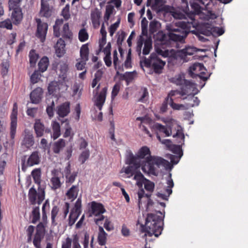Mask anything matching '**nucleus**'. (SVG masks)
Returning a JSON list of instances; mask_svg holds the SVG:
<instances>
[{
  "label": "nucleus",
  "mask_w": 248,
  "mask_h": 248,
  "mask_svg": "<svg viewBox=\"0 0 248 248\" xmlns=\"http://www.w3.org/2000/svg\"><path fill=\"white\" fill-rule=\"evenodd\" d=\"M126 163L133 165L136 168L141 167L145 173L155 176L158 175V169L161 167H167L170 163L167 160L157 156L151 155L149 148L146 146L139 149L136 155L130 153L126 159Z\"/></svg>",
  "instance_id": "f257e3e1"
},
{
  "label": "nucleus",
  "mask_w": 248,
  "mask_h": 248,
  "mask_svg": "<svg viewBox=\"0 0 248 248\" xmlns=\"http://www.w3.org/2000/svg\"><path fill=\"white\" fill-rule=\"evenodd\" d=\"M171 82L178 86H180V90H172L168 94L165 99L166 103H168L170 107L175 110H180L184 108L182 104H178L174 102L175 101L174 96L181 95L183 96L189 94L194 93L193 91L195 89V84L191 81L185 79L184 75H179L176 76L171 79Z\"/></svg>",
  "instance_id": "f03ea898"
},
{
  "label": "nucleus",
  "mask_w": 248,
  "mask_h": 248,
  "mask_svg": "<svg viewBox=\"0 0 248 248\" xmlns=\"http://www.w3.org/2000/svg\"><path fill=\"white\" fill-rule=\"evenodd\" d=\"M194 25L192 22L180 21L174 24H170L166 27L168 31L169 43L170 41L175 42L184 43L185 38L190 32L191 27Z\"/></svg>",
  "instance_id": "7ed1b4c3"
},
{
  "label": "nucleus",
  "mask_w": 248,
  "mask_h": 248,
  "mask_svg": "<svg viewBox=\"0 0 248 248\" xmlns=\"http://www.w3.org/2000/svg\"><path fill=\"white\" fill-rule=\"evenodd\" d=\"M163 217L153 213L147 215L145 225H140L141 231L145 232V235L152 236L154 235L158 237L163 230Z\"/></svg>",
  "instance_id": "20e7f679"
},
{
  "label": "nucleus",
  "mask_w": 248,
  "mask_h": 248,
  "mask_svg": "<svg viewBox=\"0 0 248 248\" xmlns=\"http://www.w3.org/2000/svg\"><path fill=\"white\" fill-rule=\"evenodd\" d=\"M34 183L38 185L37 192L33 187H31L29 191L28 197L30 202L32 205H35L36 203L40 204L44 200L45 197V189L41 187V170L40 168H36L33 170L31 172Z\"/></svg>",
  "instance_id": "39448f33"
},
{
  "label": "nucleus",
  "mask_w": 248,
  "mask_h": 248,
  "mask_svg": "<svg viewBox=\"0 0 248 248\" xmlns=\"http://www.w3.org/2000/svg\"><path fill=\"white\" fill-rule=\"evenodd\" d=\"M166 62L158 58L155 53H152L149 58H144V60L140 62V65L144 70L143 66L152 68L155 73L160 74L165 65Z\"/></svg>",
  "instance_id": "423d86ee"
},
{
  "label": "nucleus",
  "mask_w": 248,
  "mask_h": 248,
  "mask_svg": "<svg viewBox=\"0 0 248 248\" xmlns=\"http://www.w3.org/2000/svg\"><path fill=\"white\" fill-rule=\"evenodd\" d=\"M41 161V156L38 151L33 152L30 155H24L21 158V169L25 171L29 167L38 165Z\"/></svg>",
  "instance_id": "0eeeda50"
},
{
  "label": "nucleus",
  "mask_w": 248,
  "mask_h": 248,
  "mask_svg": "<svg viewBox=\"0 0 248 248\" xmlns=\"http://www.w3.org/2000/svg\"><path fill=\"white\" fill-rule=\"evenodd\" d=\"M199 32L206 36L217 34L220 36L224 33V30L221 28L211 27L209 23H205L200 26L198 29Z\"/></svg>",
  "instance_id": "6e6552de"
},
{
  "label": "nucleus",
  "mask_w": 248,
  "mask_h": 248,
  "mask_svg": "<svg viewBox=\"0 0 248 248\" xmlns=\"http://www.w3.org/2000/svg\"><path fill=\"white\" fill-rule=\"evenodd\" d=\"M189 69L190 74L191 76L195 75L203 81H206L210 76V74L208 75L207 76H204V75L206 74V69L202 63H195L191 66Z\"/></svg>",
  "instance_id": "1a4fd4ad"
},
{
  "label": "nucleus",
  "mask_w": 248,
  "mask_h": 248,
  "mask_svg": "<svg viewBox=\"0 0 248 248\" xmlns=\"http://www.w3.org/2000/svg\"><path fill=\"white\" fill-rule=\"evenodd\" d=\"M46 233L45 225L40 222L36 226V232L33 239V244L35 248H41V243Z\"/></svg>",
  "instance_id": "9d476101"
},
{
  "label": "nucleus",
  "mask_w": 248,
  "mask_h": 248,
  "mask_svg": "<svg viewBox=\"0 0 248 248\" xmlns=\"http://www.w3.org/2000/svg\"><path fill=\"white\" fill-rule=\"evenodd\" d=\"M17 105L15 103L13 105V110L10 116V137L12 139L15 138L16 134V129L17 126Z\"/></svg>",
  "instance_id": "9b49d317"
},
{
  "label": "nucleus",
  "mask_w": 248,
  "mask_h": 248,
  "mask_svg": "<svg viewBox=\"0 0 248 248\" xmlns=\"http://www.w3.org/2000/svg\"><path fill=\"white\" fill-rule=\"evenodd\" d=\"M37 24V31L36 36L40 39L42 42H44L46 40V37L48 29V25L46 22H42L40 19H36Z\"/></svg>",
  "instance_id": "f8f14e48"
},
{
  "label": "nucleus",
  "mask_w": 248,
  "mask_h": 248,
  "mask_svg": "<svg viewBox=\"0 0 248 248\" xmlns=\"http://www.w3.org/2000/svg\"><path fill=\"white\" fill-rule=\"evenodd\" d=\"M137 194L138 196V205L139 208L140 209L142 206V199L144 198L145 199V202H147L146 210L147 211H150V206H153L154 204L153 201L150 199L151 194H145L143 188L140 189Z\"/></svg>",
  "instance_id": "ddd939ff"
},
{
  "label": "nucleus",
  "mask_w": 248,
  "mask_h": 248,
  "mask_svg": "<svg viewBox=\"0 0 248 248\" xmlns=\"http://www.w3.org/2000/svg\"><path fill=\"white\" fill-rule=\"evenodd\" d=\"M79 236L77 233L72 235V238L67 237L62 244V248H81L79 244Z\"/></svg>",
  "instance_id": "4468645a"
},
{
  "label": "nucleus",
  "mask_w": 248,
  "mask_h": 248,
  "mask_svg": "<svg viewBox=\"0 0 248 248\" xmlns=\"http://www.w3.org/2000/svg\"><path fill=\"white\" fill-rule=\"evenodd\" d=\"M56 114L60 118H64L67 116L71 112V104L66 101L62 103L56 107Z\"/></svg>",
  "instance_id": "2eb2a0df"
},
{
  "label": "nucleus",
  "mask_w": 248,
  "mask_h": 248,
  "mask_svg": "<svg viewBox=\"0 0 248 248\" xmlns=\"http://www.w3.org/2000/svg\"><path fill=\"white\" fill-rule=\"evenodd\" d=\"M33 128L37 137H42L44 133L46 134L51 133L50 129L48 127H45L40 119H36L35 120Z\"/></svg>",
  "instance_id": "dca6fc26"
},
{
  "label": "nucleus",
  "mask_w": 248,
  "mask_h": 248,
  "mask_svg": "<svg viewBox=\"0 0 248 248\" xmlns=\"http://www.w3.org/2000/svg\"><path fill=\"white\" fill-rule=\"evenodd\" d=\"M107 91L108 87H105L96 95L94 101V105L99 109V110H102L103 106L105 102L106 96L107 94Z\"/></svg>",
  "instance_id": "f3484780"
},
{
  "label": "nucleus",
  "mask_w": 248,
  "mask_h": 248,
  "mask_svg": "<svg viewBox=\"0 0 248 248\" xmlns=\"http://www.w3.org/2000/svg\"><path fill=\"white\" fill-rule=\"evenodd\" d=\"M43 91L40 87L34 89L30 93V99L32 104H39L42 98Z\"/></svg>",
  "instance_id": "a211bd4d"
},
{
  "label": "nucleus",
  "mask_w": 248,
  "mask_h": 248,
  "mask_svg": "<svg viewBox=\"0 0 248 248\" xmlns=\"http://www.w3.org/2000/svg\"><path fill=\"white\" fill-rule=\"evenodd\" d=\"M11 20L14 25L19 24L23 19V13L21 8L11 9Z\"/></svg>",
  "instance_id": "6ab92c4d"
},
{
  "label": "nucleus",
  "mask_w": 248,
  "mask_h": 248,
  "mask_svg": "<svg viewBox=\"0 0 248 248\" xmlns=\"http://www.w3.org/2000/svg\"><path fill=\"white\" fill-rule=\"evenodd\" d=\"M171 174L170 173L169 174V178L167 180V184L168 185V187L166 189L165 191L167 193L168 195H166L164 194L157 192L156 195L158 197L161 198L163 200H167L168 197L172 193L171 188L174 186V184L172 179H171Z\"/></svg>",
  "instance_id": "aec40b11"
},
{
  "label": "nucleus",
  "mask_w": 248,
  "mask_h": 248,
  "mask_svg": "<svg viewBox=\"0 0 248 248\" xmlns=\"http://www.w3.org/2000/svg\"><path fill=\"white\" fill-rule=\"evenodd\" d=\"M65 43L62 38H60L55 46V53L59 58L62 57L65 53Z\"/></svg>",
  "instance_id": "412c9836"
},
{
  "label": "nucleus",
  "mask_w": 248,
  "mask_h": 248,
  "mask_svg": "<svg viewBox=\"0 0 248 248\" xmlns=\"http://www.w3.org/2000/svg\"><path fill=\"white\" fill-rule=\"evenodd\" d=\"M106 211V210L102 204L97 203L95 202H91V212L95 216L102 214Z\"/></svg>",
  "instance_id": "4be33fe9"
},
{
  "label": "nucleus",
  "mask_w": 248,
  "mask_h": 248,
  "mask_svg": "<svg viewBox=\"0 0 248 248\" xmlns=\"http://www.w3.org/2000/svg\"><path fill=\"white\" fill-rule=\"evenodd\" d=\"M194 93L189 94L187 95V97H183L182 99L184 100L187 99L189 102L187 103V106L189 107H193L194 106H198L200 103V100L197 97L194 96V95L198 93V91L195 86V89L193 91Z\"/></svg>",
  "instance_id": "5701e85b"
},
{
  "label": "nucleus",
  "mask_w": 248,
  "mask_h": 248,
  "mask_svg": "<svg viewBox=\"0 0 248 248\" xmlns=\"http://www.w3.org/2000/svg\"><path fill=\"white\" fill-rule=\"evenodd\" d=\"M51 10L47 3V0H41V9L40 14L41 16L49 17L51 16Z\"/></svg>",
  "instance_id": "b1692460"
},
{
  "label": "nucleus",
  "mask_w": 248,
  "mask_h": 248,
  "mask_svg": "<svg viewBox=\"0 0 248 248\" xmlns=\"http://www.w3.org/2000/svg\"><path fill=\"white\" fill-rule=\"evenodd\" d=\"M113 63L115 69L117 71L116 74L120 75V72L124 71L123 64L118 57V53L116 49L113 51Z\"/></svg>",
  "instance_id": "393cba45"
},
{
  "label": "nucleus",
  "mask_w": 248,
  "mask_h": 248,
  "mask_svg": "<svg viewBox=\"0 0 248 248\" xmlns=\"http://www.w3.org/2000/svg\"><path fill=\"white\" fill-rule=\"evenodd\" d=\"M190 6L193 10V12L192 14L190 15L189 17L190 19L191 20V21L192 23L195 20L194 18V15H199L202 13V8L201 5H202V4H201L198 1H193L192 2H190Z\"/></svg>",
  "instance_id": "a878e982"
},
{
  "label": "nucleus",
  "mask_w": 248,
  "mask_h": 248,
  "mask_svg": "<svg viewBox=\"0 0 248 248\" xmlns=\"http://www.w3.org/2000/svg\"><path fill=\"white\" fill-rule=\"evenodd\" d=\"M78 192V185H73L67 190L65 195L69 200L73 201L77 198Z\"/></svg>",
  "instance_id": "bb28decb"
},
{
  "label": "nucleus",
  "mask_w": 248,
  "mask_h": 248,
  "mask_svg": "<svg viewBox=\"0 0 248 248\" xmlns=\"http://www.w3.org/2000/svg\"><path fill=\"white\" fill-rule=\"evenodd\" d=\"M97 236L98 243L100 246H105L107 243L108 234L101 226H99Z\"/></svg>",
  "instance_id": "cd10ccee"
},
{
  "label": "nucleus",
  "mask_w": 248,
  "mask_h": 248,
  "mask_svg": "<svg viewBox=\"0 0 248 248\" xmlns=\"http://www.w3.org/2000/svg\"><path fill=\"white\" fill-rule=\"evenodd\" d=\"M154 128L160 133H163L165 136L169 137L171 134V128L170 127H167L159 123H155L154 125Z\"/></svg>",
  "instance_id": "c85d7f7f"
},
{
  "label": "nucleus",
  "mask_w": 248,
  "mask_h": 248,
  "mask_svg": "<svg viewBox=\"0 0 248 248\" xmlns=\"http://www.w3.org/2000/svg\"><path fill=\"white\" fill-rule=\"evenodd\" d=\"M91 20L94 28H97L100 25V18L101 17V12L96 10L92 12L91 15Z\"/></svg>",
  "instance_id": "c756f323"
},
{
  "label": "nucleus",
  "mask_w": 248,
  "mask_h": 248,
  "mask_svg": "<svg viewBox=\"0 0 248 248\" xmlns=\"http://www.w3.org/2000/svg\"><path fill=\"white\" fill-rule=\"evenodd\" d=\"M53 133H50L51 137L54 140L58 138L61 135V127L59 123L56 121H53L51 124Z\"/></svg>",
  "instance_id": "7c9ffc66"
},
{
  "label": "nucleus",
  "mask_w": 248,
  "mask_h": 248,
  "mask_svg": "<svg viewBox=\"0 0 248 248\" xmlns=\"http://www.w3.org/2000/svg\"><path fill=\"white\" fill-rule=\"evenodd\" d=\"M88 43L82 45L80 49V60L83 62H87L89 60V48Z\"/></svg>",
  "instance_id": "2f4dec72"
},
{
  "label": "nucleus",
  "mask_w": 248,
  "mask_h": 248,
  "mask_svg": "<svg viewBox=\"0 0 248 248\" xmlns=\"http://www.w3.org/2000/svg\"><path fill=\"white\" fill-rule=\"evenodd\" d=\"M65 141L62 139H59L54 142L53 146V151L55 154H59L60 151L65 147Z\"/></svg>",
  "instance_id": "473e14b6"
},
{
  "label": "nucleus",
  "mask_w": 248,
  "mask_h": 248,
  "mask_svg": "<svg viewBox=\"0 0 248 248\" xmlns=\"http://www.w3.org/2000/svg\"><path fill=\"white\" fill-rule=\"evenodd\" d=\"M68 70V64L65 62H62L60 65L59 77L63 81H65L67 78V73Z\"/></svg>",
  "instance_id": "72a5a7b5"
},
{
  "label": "nucleus",
  "mask_w": 248,
  "mask_h": 248,
  "mask_svg": "<svg viewBox=\"0 0 248 248\" xmlns=\"http://www.w3.org/2000/svg\"><path fill=\"white\" fill-rule=\"evenodd\" d=\"M61 35L64 39L71 40L72 38L73 33L70 30L69 24L68 23L63 25Z\"/></svg>",
  "instance_id": "f704fd0d"
},
{
  "label": "nucleus",
  "mask_w": 248,
  "mask_h": 248,
  "mask_svg": "<svg viewBox=\"0 0 248 248\" xmlns=\"http://www.w3.org/2000/svg\"><path fill=\"white\" fill-rule=\"evenodd\" d=\"M60 89V83L56 81H51L48 86V92L50 94H53L58 93Z\"/></svg>",
  "instance_id": "c9c22d12"
},
{
  "label": "nucleus",
  "mask_w": 248,
  "mask_h": 248,
  "mask_svg": "<svg viewBox=\"0 0 248 248\" xmlns=\"http://www.w3.org/2000/svg\"><path fill=\"white\" fill-rule=\"evenodd\" d=\"M49 64V60L47 57H43L38 63V68L40 72L46 71Z\"/></svg>",
  "instance_id": "e433bc0d"
},
{
  "label": "nucleus",
  "mask_w": 248,
  "mask_h": 248,
  "mask_svg": "<svg viewBox=\"0 0 248 248\" xmlns=\"http://www.w3.org/2000/svg\"><path fill=\"white\" fill-rule=\"evenodd\" d=\"M37 206H35L33 208L32 211L31 212V217H32L31 223L35 224L36 223L40 218V208L38 204Z\"/></svg>",
  "instance_id": "4c0bfd02"
},
{
  "label": "nucleus",
  "mask_w": 248,
  "mask_h": 248,
  "mask_svg": "<svg viewBox=\"0 0 248 248\" xmlns=\"http://www.w3.org/2000/svg\"><path fill=\"white\" fill-rule=\"evenodd\" d=\"M134 175L133 179L136 181V185L139 187H142L146 179L140 171H136Z\"/></svg>",
  "instance_id": "58836bf2"
},
{
  "label": "nucleus",
  "mask_w": 248,
  "mask_h": 248,
  "mask_svg": "<svg viewBox=\"0 0 248 248\" xmlns=\"http://www.w3.org/2000/svg\"><path fill=\"white\" fill-rule=\"evenodd\" d=\"M63 22V20L62 19H57L55 21V24L53 26V34L56 37H59L61 35L60 29Z\"/></svg>",
  "instance_id": "ea45409f"
},
{
  "label": "nucleus",
  "mask_w": 248,
  "mask_h": 248,
  "mask_svg": "<svg viewBox=\"0 0 248 248\" xmlns=\"http://www.w3.org/2000/svg\"><path fill=\"white\" fill-rule=\"evenodd\" d=\"M34 144L33 137L31 134H26L23 140V144L27 148L32 146Z\"/></svg>",
  "instance_id": "a19ab883"
},
{
  "label": "nucleus",
  "mask_w": 248,
  "mask_h": 248,
  "mask_svg": "<svg viewBox=\"0 0 248 248\" xmlns=\"http://www.w3.org/2000/svg\"><path fill=\"white\" fill-rule=\"evenodd\" d=\"M50 183L51 184V189L53 190H56L60 188L62 184L60 178L55 176L50 179Z\"/></svg>",
  "instance_id": "79ce46f5"
},
{
  "label": "nucleus",
  "mask_w": 248,
  "mask_h": 248,
  "mask_svg": "<svg viewBox=\"0 0 248 248\" xmlns=\"http://www.w3.org/2000/svg\"><path fill=\"white\" fill-rule=\"evenodd\" d=\"M156 40L160 41L161 44L169 45L168 34H166L162 32H159L156 35Z\"/></svg>",
  "instance_id": "37998d69"
},
{
  "label": "nucleus",
  "mask_w": 248,
  "mask_h": 248,
  "mask_svg": "<svg viewBox=\"0 0 248 248\" xmlns=\"http://www.w3.org/2000/svg\"><path fill=\"white\" fill-rule=\"evenodd\" d=\"M144 45L142 53L143 55H146L149 54L152 48V42L150 39H147L144 42Z\"/></svg>",
  "instance_id": "c03bdc74"
},
{
  "label": "nucleus",
  "mask_w": 248,
  "mask_h": 248,
  "mask_svg": "<svg viewBox=\"0 0 248 248\" xmlns=\"http://www.w3.org/2000/svg\"><path fill=\"white\" fill-rule=\"evenodd\" d=\"M30 63L31 66H34L37 60L38 59L39 56L35 53L34 50H31L29 53Z\"/></svg>",
  "instance_id": "a18cd8bd"
},
{
  "label": "nucleus",
  "mask_w": 248,
  "mask_h": 248,
  "mask_svg": "<svg viewBox=\"0 0 248 248\" xmlns=\"http://www.w3.org/2000/svg\"><path fill=\"white\" fill-rule=\"evenodd\" d=\"M164 3V0H155L154 2L152 4V7L153 9L160 10V7L163 5ZM168 8V7L165 6L163 8H161V9L166 10Z\"/></svg>",
  "instance_id": "49530a36"
},
{
  "label": "nucleus",
  "mask_w": 248,
  "mask_h": 248,
  "mask_svg": "<svg viewBox=\"0 0 248 248\" xmlns=\"http://www.w3.org/2000/svg\"><path fill=\"white\" fill-rule=\"evenodd\" d=\"M114 11V7L111 5H108L106 7V11L104 15V20L107 21L109 19L110 16L112 14Z\"/></svg>",
  "instance_id": "de8ad7c7"
},
{
  "label": "nucleus",
  "mask_w": 248,
  "mask_h": 248,
  "mask_svg": "<svg viewBox=\"0 0 248 248\" xmlns=\"http://www.w3.org/2000/svg\"><path fill=\"white\" fill-rule=\"evenodd\" d=\"M22 0H9V9H16L21 8Z\"/></svg>",
  "instance_id": "09e8293b"
},
{
  "label": "nucleus",
  "mask_w": 248,
  "mask_h": 248,
  "mask_svg": "<svg viewBox=\"0 0 248 248\" xmlns=\"http://www.w3.org/2000/svg\"><path fill=\"white\" fill-rule=\"evenodd\" d=\"M89 38V35L85 29H81L78 32V39L81 42H84Z\"/></svg>",
  "instance_id": "8fccbe9b"
},
{
  "label": "nucleus",
  "mask_w": 248,
  "mask_h": 248,
  "mask_svg": "<svg viewBox=\"0 0 248 248\" xmlns=\"http://www.w3.org/2000/svg\"><path fill=\"white\" fill-rule=\"evenodd\" d=\"M198 50L199 49H198L196 47L188 46L186 47L184 49H183L181 50V52L185 56H186L192 55L195 52H197Z\"/></svg>",
  "instance_id": "3c124183"
},
{
  "label": "nucleus",
  "mask_w": 248,
  "mask_h": 248,
  "mask_svg": "<svg viewBox=\"0 0 248 248\" xmlns=\"http://www.w3.org/2000/svg\"><path fill=\"white\" fill-rule=\"evenodd\" d=\"M77 172H74L71 175H66L65 183L66 186H69L75 181L77 176Z\"/></svg>",
  "instance_id": "603ef678"
},
{
  "label": "nucleus",
  "mask_w": 248,
  "mask_h": 248,
  "mask_svg": "<svg viewBox=\"0 0 248 248\" xmlns=\"http://www.w3.org/2000/svg\"><path fill=\"white\" fill-rule=\"evenodd\" d=\"M79 214L78 213L74 212V210H71L68 219V225L69 226H72L75 223Z\"/></svg>",
  "instance_id": "864d4df0"
},
{
  "label": "nucleus",
  "mask_w": 248,
  "mask_h": 248,
  "mask_svg": "<svg viewBox=\"0 0 248 248\" xmlns=\"http://www.w3.org/2000/svg\"><path fill=\"white\" fill-rule=\"evenodd\" d=\"M41 74L37 70H35L31 76V82L32 84L37 83L40 79Z\"/></svg>",
  "instance_id": "5fc2aeb1"
},
{
  "label": "nucleus",
  "mask_w": 248,
  "mask_h": 248,
  "mask_svg": "<svg viewBox=\"0 0 248 248\" xmlns=\"http://www.w3.org/2000/svg\"><path fill=\"white\" fill-rule=\"evenodd\" d=\"M143 184H144V188L147 191L150 192L154 191L155 184L153 182L146 179Z\"/></svg>",
  "instance_id": "6e6d98bb"
},
{
  "label": "nucleus",
  "mask_w": 248,
  "mask_h": 248,
  "mask_svg": "<svg viewBox=\"0 0 248 248\" xmlns=\"http://www.w3.org/2000/svg\"><path fill=\"white\" fill-rule=\"evenodd\" d=\"M12 23L9 19H6L0 22V28H6L8 30L12 29Z\"/></svg>",
  "instance_id": "4d7b16f0"
},
{
  "label": "nucleus",
  "mask_w": 248,
  "mask_h": 248,
  "mask_svg": "<svg viewBox=\"0 0 248 248\" xmlns=\"http://www.w3.org/2000/svg\"><path fill=\"white\" fill-rule=\"evenodd\" d=\"M63 122L65 123V132L63 134V137L67 138L71 135L72 128L67 119H66Z\"/></svg>",
  "instance_id": "13d9d810"
},
{
  "label": "nucleus",
  "mask_w": 248,
  "mask_h": 248,
  "mask_svg": "<svg viewBox=\"0 0 248 248\" xmlns=\"http://www.w3.org/2000/svg\"><path fill=\"white\" fill-rule=\"evenodd\" d=\"M124 67L126 68H129L132 67L131 64V49L130 48L128 50V54L126 57V60L124 63Z\"/></svg>",
  "instance_id": "bf43d9fd"
},
{
  "label": "nucleus",
  "mask_w": 248,
  "mask_h": 248,
  "mask_svg": "<svg viewBox=\"0 0 248 248\" xmlns=\"http://www.w3.org/2000/svg\"><path fill=\"white\" fill-rule=\"evenodd\" d=\"M59 209L57 206H54L52 209L51 212V218L52 221V224H54L55 222V218L57 217Z\"/></svg>",
  "instance_id": "052dcab7"
},
{
  "label": "nucleus",
  "mask_w": 248,
  "mask_h": 248,
  "mask_svg": "<svg viewBox=\"0 0 248 248\" xmlns=\"http://www.w3.org/2000/svg\"><path fill=\"white\" fill-rule=\"evenodd\" d=\"M120 24V21L118 20L115 23L110 25L108 29V31L109 33V35L110 36H112L117 30V28L119 27Z\"/></svg>",
  "instance_id": "680f3d73"
},
{
  "label": "nucleus",
  "mask_w": 248,
  "mask_h": 248,
  "mask_svg": "<svg viewBox=\"0 0 248 248\" xmlns=\"http://www.w3.org/2000/svg\"><path fill=\"white\" fill-rule=\"evenodd\" d=\"M120 86L119 84L116 83L114 85V86L112 88V92H111V97L112 100H113L114 99V98H115V97L118 94L119 91H120Z\"/></svg>",
  "instance_id": "e2e57ef3"
},
{
  "label": "nucleus",
  "mask_w": 248,
  "mask_h": 248,
  "mask_svg": "<svg viewBox=\"0 0 248 248\" xmlns=\"http://www.w3.org/2000/svg\"><path fill=\"white\" fill-rule=\"evenodd\" d=\"M90 155L89 151H85L82 152L79 157V160L81 164H83L88 159Z\"/></svg>",
  "instance_id": "0e129e2a"
},
{
  "label": "nucleus",
  "mask_w": 248,
  "mask_h": 248,
  "mask_svg": "<svg viewBox=\"0 0 248 248\" xmlns=\"http://www.w3.org/2000/svg\"><path fill=\"white\" fill-rule=\"evenodd\" d=\"M143 44V39L141 37L140 39L138 40L137 43V46H136V52H137L138 55L139 56H140L141 53V48L142 47Z\"/></svg>",
  "instance_id": "69168bd1"
},
{
  "label": "nucleus",
  "mask_w": 248,
  "mask_h": 248,
  "mask_svg": "<svg viewBox=\"0 0 248 248\" xmlns=\"http://www.w3.org/2000/svg\"><path fill=\"white\" fill-rule=\"evenodd\" d=\"M125 36L126 34L124 31H122L120 33H118L117 44L118 46H122V43L124 40Z\"/></svg>",
  "instance_id": "338daca9"
},
{
  "label": "nucleus",
  "mask_w": 248,
  "mask_h": 248,
  "mask_svg": "<svg viewBox=\"0 0 248 248\" xmlns=\"http://www.w3.org/2000/svg\"><path fill=\"white\" fill-rule=\"evenodd\" d=\"M81 200L80 198H78L75 204L74 208L72 210H74V212L80 214L81 212Z\"/></svg>",
  "instance_id": "774afa93"
}]
</instances>
